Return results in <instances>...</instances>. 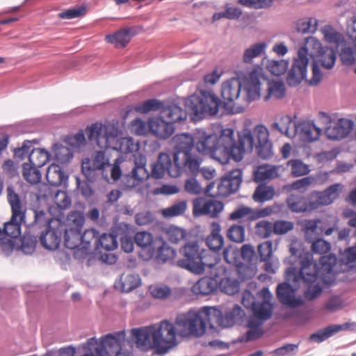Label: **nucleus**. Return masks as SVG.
I'll use <instances>...</instances> for the list:
<instances>
[{"label":"nucleus","mask_w":356,"mask_h":356,"mask_svg":"<svg viewBox=\"0 0 356 356\" xmlns=\"http://www.w3.org/2000/svg\"><path fill=\"white\" fill-rule=\"evenodd\" d=\"M245 316L243 309L235 305L225 314L216 307H204L199 311H189L177 316L175 323L167 320L159 324L130 330L131 339L124 340L123 344L115 349L111 356H133L131 351L124 350L126 343L133 341L138 348L143 350L155 349L159 354H165L177 345V333L182 337H201L204 334L207 327L215 329L229 327L239 322Z\"/></svg>","instance_id":"nucleus-1"},{"label":"nucleus","mask_w":356,"mask_h":356,"mask_svg":"<svg viewBox=\"0 0 356 356\" xmlns=\"http://www.w3.org/2000/svg\"><path fill=\"white\" fill-rule=\"evenodd\" d=\"M234 135V130L232 128L222 129L219 135L203 128L196 129V152L199 155L208 154L220 164H227L231 159L240 161L245 152L253 150L254 140L249 129H244L238 134L237 143Z\"/></svg>","instance_id":"nucleus-2"},{"label":"nucleus","mask_w":356,"mask_h":356,"mask_svg":"<svg viewBox=\"0 0 356 356\" xmlns=\"http://www.w3.org/2000/svg\"><path fill=\"white\" fill-rule=\"evenodd\" d=\"M180 253L184 257L177 261V266L196 275L203 274L207 268H214L213 275L218 279L220 291L228 295H234L239 291L240 282L232 277L234 270L223 265L214 266L213 263L209 262L206 250L200 248L197 241L186 243Z\"/></svg>","instance_id":"nucleus-3"},{"label":"nucleus","mask_w":356,"mask_h":356,"mask_svg":"<svg viewBox=\"0 0 356 356\" xmlns=\"http://www.w3.org/2000/svg\"><path fill=\"white\" fill-rule=\"evenodd\" d=\"M265 79L261 67L254 68L244 82L242 92V83L238 78H231L222 83L221 104L227 113H241L243 106L260 97L261 80Z\"/></svg>","instance_id":"nucleus-4"},{"label":"nucleus","mask_w":356,"mask_h":356,"mask_svg":"<svg viewBox=\"0 0 356 356\" xmlns=\"http://www.w3.org/2000/svg\"><path fill=\"white\" fill-rule=\"evenodd\" d=\"M300 270L296 267H289L285 273V278L287 282H291L296 286L300 287L301 282L307 287L303 296L307 300H313L318 298L323 288L317 280L319 274V268L316 262L314 261L313 254L309 252L300 254Z\"/></svg>","instance_id":"nucleus-5"},{"label":"nucleus","mask_w":356,"mask_h":356,"mask_svg":"<svg viewBox=\"0 0 356 356\" xmlns=\"http://www.w3.org/2000/svg\"><path fill=\"white\" fill-rule=\"evenodd\" d=\"M173 149V160L177 169H183L184 172L197 175L202 163V157L196 152L195 134H177L171 140Z\"/></svg>","instance_id":"nucleus-6"},{"label":"nucleus","mask_w":356,"mask_h":356,"mask_svg":"<svg viewBox=\"0 0 356 356\" xmlns=\"http://www.w3.org/2000/svg\"><path fill=\"white\" fill-rule=\"evenodd\" d=\"M90 141H94L102 148H111L122 153H130L138 149L131 138L118 139L119 130L113 124L95 123L86 130Z\"/></svg>","instance_id":"nucleus-7"},{"label":"nucleus","mask_w":356,"mask_h":356,"mask_svg":"<svg viewBox=\"0 0 356 356\" xmlns=\"http://www.w3.org/2000/svg\"><path fill=\"white\" fill-rule=\"evenodd\" d=\"M221 100L211 90H202L191 95L185 101V106L193 121H200L206 116L218 113Z\"/></svg>","instance_id":"nucleus-8"},{"label":"nucleus","mask_w":356,"mask_h":356,"mask_svg":"<svg viewBox=\"0 0 356 356\" xmlns=\"http://www.w3.org/2000/svg\"><path fill=\"white\" fill-rule=\"evenodd\" d=\"M124 340V330L107 334L99 339L91 337L82 345L85 353L81 356H111L110 352L123 344Z\"/></svg>","instance_id":"nucleus-9"},{"label":"nucleus","mask_w":356,"mask_h":356,"mask_svg":"<svg viewBox=\"0 0 356 356\" xmlns=\"http://www.w3.org/2000/svg\"><path fill=\"white\" fill-rule=\"evenodd\" d=\"M84 222V216L80 211H74L67 215L65 224L61 225L64 244L67 248L81 250V230Z\"/></svg>","instance_id":"nucleus-10"},{"label":"nucleus","mask_w":356,"mask_h":356,"mask_svg":"<svg viewBox=\"0 0 356 356\" xmlns=\"http://www.w3.org/2000/svg\"><path fill=\"white\" fill-rule=\"evenodd\" d=\"M26 217H16L13 218V215L8 222L4 224L3 229H0V245L3 251L11 252L14 248V239L21 235V226L25 223Z\"/></svg>","instance_id":"nucleus-11"},{"label":"nucleus","mask_w":356,"mask_h":356,"mask_svg":"<svg viewBox=\"0 0 356 356\" xmlns=\"http://www.w3.org/2000/svg\"><path fill=\"white\" fill-rule=\"evenodd\" d=\"M110 165L109 159L104 151L95 152L91 159H85L81 163V170L86 179L95 181L99 173Z\"/></svg>","instance_id":"nucleus-12"},{"label":"nucleus","mask_w":356,"mask_h":356,"mask_svg":"<svg viewBox=\"0 0 356 356\" xmlns=\"http://www.w3.org/2000/svg\"><path fill=\"white\" fill-rule=\"evenodd\" d=\"M309 57L306 49H299L297 57L294 58L291 68L289 70L286 82L290 86H297L303 80H307Z\"/></svg>","instance_id":"nucleus-13"},{"label":"nucleus","mask_w":356,"mask_h":356,"mask_svg":"<svg viewBox=\"0 0 356 356\" xmlns=\"http://www.w3.org/2000/svg\"><path fill=\"white\" fill-rule=\"evenodd\" d=\"M321 118L325 125V133L327 137L332 140H339L346 138L353 127V122L347 119L341 118L337 122H332L330 117L325 113H321Z\"/></svg>","instance_id":"nucleus-14"},{"label":"nucleus","mask_w":356,"mask_h":356,"mask_svg":"<svg viewBox=\"0 0 356 356\" xmlns=\"http://www.w3.org/2000/svg\"><path fill=\"white\" fill-rule=\"evenodd\" d=\"M243 172L240 169H234L227 172L225 176L221 177L218 183L217 192L211 196L218 197H227L229 195L236 192L242 182Z\"/></svg>","instance_id":"nucleus-15"},{"label":"nucleus","mask_w":356,"mask_h":356,"mask_svg":"<svg viewBox=\"0 0 356 356\" xmlns=\"http://www.w3.org/2000/svg\"><path fill=\"white\" fill-rule=\"evenodd\" d=\"M291 282H285L277 285L276 295L278 300L284 305L290 308H297L303 306L305 304V300L302 296H296V293L299 287L291 286Z\"/></svg>","instance_id":"nucleus-16"},{"label":"nucleus","mask_w":356,"mask_h":356,"mask_svg":"<svg viewBox=\"0 0 356 356\" xmlns=\"http://www.w3.org/2000/svg\"><path fill=\"white\" fill-rule=\"evenodd\" d=\"M168 172L171 177H178L184 172L183 169H177V165L172 162L169 154L161 153L158 160L152 165V176L156 179L162 178Z\"/></svg>","instance_id":"nucleus-17"},{"label":"nucleus","mask_w":356,"mask_h":356,"mask_svg":"<svg viewBox=\"0 0 356 356\" xmlns=\"http://www.w3.org/2000/svg\"><path fill=\"white\" fill-rule=\"evenodd\" d=\"M193 213L195 216L208 215L217 217L223 210L224 204L216 200H206L204 198H195L193 202Z\"/></svg>","instance_id":"nucleus-18"},{"label":"nucleus","mask_w":356,"mask_h":356,"mask_svg":"<svg viewBox=\"0 0 356 356\" xmlns=\"http://www.w3.org/2000/svg\"><path fill=\"white\" fill-rule=\"evenodd\" d=\"M341 184H334L323 191H314L310 194L311 209L315 210L323 205L332 204L339 196V190Z\"/></svg>","instance_id":"nucleus-19"},{"label":"nucleus","mask_w":356,"mask_h":356,"mask_svg":"<svg viewBox=\"0 0 356 356\" xmlns=\"http://www.w3.org/2000/svg\"><path fill=\"white\" fill-rule=\"evenodd\" d=\"M149 131L156 138L166 140L174 134L175 127L160 115L159 117L149 119Z\"/></svg>","instance_id":"nucleus-20"},{"label":"nucleus","mask_w":356,"mask_h":356,"mask_svg":"<svg viewBox=\"0 0 356 356\" xmlns=\"http://www.w3.org/2000/svg\"><path fill=\"white\" fill-rule=\"evenodd\" d=\"M134 166L131 174L127 175V177L131 181V183L127 184L129 187H135L149 177V174L146 169V157L141 154H134Z\"/></svg>","instance_id":"nucleus-21"},{"label":"nucleus","mask_w":356,"mask_h":356,"mask_svg":"<svg viewBox=\"0 0 356 356\" xmlns=\"http://www.w3.org/2000/svg\"><path fill=\"white\" fill-rule=\"evenodd\" d=\"M260 261L264 262V270L268 273H275L278 268V260L273 258V242L266 241L257 247Z\"/></svg>","instance_id":"nucleus-22"},{"label":"nucleus","mask_w":356,"mask_h":356,"mask_svg":"<svg viewBox=\"0 0 356 356\" xmlns=\"http://www.w3.org/2000/svg\"><path fill=\"white\" fill-rule=\"evenodd\" d=\"M296 129V136L298 135L302 140L308 143L318 140L321 134V128L306 120L298 122Z\"/></svg>","instance_id":"nucleus-23"},{"label":"nucleus","mask_w":356,"mask_h":356,"mask_svg":"<svg viewBox=\"0 0 356 356\" xmlns=\"http://www.w3.org/2000/svg\"><path fill=\"white\" fill-rule=\"evenodd\" d=\"M218 289V281L216 277H203L192 286V292L197 296H206L215 293Z\"/></svg>","instance_id":"nucleus-24"},{"label":"nucleus","mask_w":356,"mask_h":356,"mask_svg":"<svg viewBox=\"0 0 356 356\" xmlns=\"http://www.w3.org/2000/svg\"><path fill=\"white\" fill-rule=\"evenodd\" d=\"M7 199L10 206L13 218L16 217H26V208L23 203L19 195L16 193L13 185H9L6 188Z\"/></svg>","instance_id":"nucleus-25"},{"label":"nucleus","mask_w":356,"mask_h":356,"mask_svg":"<svg viewBox=\"0 0 356 356\" xmlns=\"http://www.w3.org/2000/svg\"><path fill=\"white\" fill-rule=\"evenodd\" d=\"M61 227L52 229L51 227L41 232L40 241L47 250H56L59 247L61 240Z\"/></svg>","instance_id":"nucleus-26"},{"label":"nucleus","mask_w":356,"mask_h":356,"mask_svg":"<svg viewBox=\"0 0 356 356\" xmlns=\"http://www.w3.org/2000/svg\"><path fill=\"white\" fill-rule=\"evenodd\" d=\"M349 324L347 323L341 325L332 324L312 334L309 339L313 342L320 343L340 331L347 330Z\"/></svg>","instance_id":"nucleus-27"},{"label":"nucleus","mask_w":356,"mask_h":356,"mask_svg":"<svg viewBox=\"0 0 356 356\" xmlns=\"http://www.w3.org/2000/svg\"><path fill=\"white\" fill-rule=\"evenodd\" d=\"M289 209L294 213H303L313 211L311 207V198L307 199L300 193H292L286 199Z\"/></svg>","instance_id":"nucleus-28"},{"label":"nucleus","mask_w":356,"mask_h":356,"mask_svg":"<svg viewBox=\"0 0 356 356\" xmlns=\"http://www.w3.org/2000/svg\"><path fill=\"white\" fill-rule=\"evenodd\" d=\"M186 112L184 111L177 104H170L167 106H163L161 110L160 115L168 122L174 124L175 122H179L186 119Z\"/></svg>","instance_id":"nucleus-29"},{"label":"nucleus","mask_w":356,"mask_h":356,"mask_svg":"<svg viewBox=\"0 0 356 356\" xmlns=\"http://www.w3.org/2000/svg\"><path fill=\"white\" fill-rule=\"evenodd\" d=\"M320 219L305 220L302 222V229L305 240L310 243L323 235L324 226L320 225Z\"/></svg>","instance_id":"nucleus-30"},{"label":"nucleus","mask_w":356,"mask_h":356,"mask_svg":"<svg viewBox=\"0 0 356 356\" xmlns=\"http://www.w3.org/2000/svg\"><path fill=\"white\" fill-rule=\"evenodd\" d=\"M221 226L217 222H213L211 224V233L206 238V244L212 251L217 252L222 249L224 245V238L220 234Z\"/></svg>","instance_id":"nucleus-31"},{"label":"nucleus","mask_w":356,"mask_h":356,"mask_svg":"<svg viewBox=\"0 0 356 356\" xmlns=\"http://www.w3.org/2000/svg\"><path fill=\"white\" fill-rule=\"evenodd\" d=\"M46 178L50 184L58 187L63 184L67 183L68 175L63 171L60 165L52 163L48 167Z\"/></svg>","instance_id":"nucleus-32"},{"label":"nucleus","mask_w":356,"mask_h":356,"mask_svg":"<svg viewBox=\"0 0 356 356\" xmlns=\"http://www.w3.org/2000/svg\"><path fill=\"white\" fill-rule=\"evenodd\" d=\"M155 238L147 232H138L134 235V242L143 250H146L149 257H152L156 251Z\"/></svg>","instance_id":"nucleus-33"},{"label":"nucleus","mask_w":356,"mask_h":356,"mask_svg":"<svg viewBox=\"0 0 356 356\" xmlns=\"http://www.w3.org/2000/svg\"><path fill=\"white\" fill-rule=\"evenodd\" d=\"M156 258L159 263H165L172 259L176 255L175 249L169 246L162 238H156Z\"/></svg>","instance_id":"nucleus-34"},{"label":"nucleus","mask_w":356,"mask_h":356,"mask_svg":"<svg viewBox=\"0 0 356 356\" xmlns=\"http://www.w3.org/2000/svg\"><path fill=\"white\" fill-rule=\"evenodd\" d=\"M297 123L289 115L282 117L278 122L273 124V129L277 130L280 134L289 137L296 136V128Z\"/></svg>","instance_id":"nucleus-35"},{"label":"nucleus","mask_w":356,"mask_h":356,"mask_svg":"<svg viewBox=\"0 0 356 356\" xmlns=\"http://www.w3.org/2000/svg\"><path fill=\"white\" fill-rule=\"evenodd\" d=\"M140 284V279L138 275L122 274L119 280L115 282V287L122 292H130Z\"/></svg>","instance_id":"nucleus-36"},{"label":"nucleus","mask_w":356,"mask_h":356,"mask_svg":"<svg viewBox=\"0 0 356 356\" xmlns=\"http://www.w3.org/2000/svg\"><path fill=\"white\" fill-rule=\"evenodd\" d=\"M132 34L129 29H122L106 36V40L117 48H124L131 40Z\"/></svg>","instance_id":"nucleus-37"},{"label":"nucleus","mask_w":356,"mask_h":356,"mask_svg":"<svg viewBox=\"0 0 356 356\" xmlns=\"http://www.w3.org/2000/svg\"><path fill=\"white\" fill-rule=\"evenodd\" d=\"M321 31L325 41L330 44H334L336 49H338L346 43V40L343 34L337 31L330 25L324 26Z\"/></svg>","instance_id":"nucleus-38"},{"label":"nucleus","mask_w":356,"mask_h":356,"mask_svg":"<svg viewBox=\"0 0 356 356\" xmlns=\"http://www.w3.org/2000/svg\"><path fill=\"white\" fill-rule=\"evenodd\" d=\"M316 59L323 67L330 70L334 66L336 62V51L331 47H325L316 56Z\"/></svg>","instance_id":"nucleus-39"},{"label":"nucleus","mask_w":356,"mask_h":356,"mask_svg":"<svg viewBox=\"0 0 356 356\" xmlns=\"http://www.w3.org/2000/svg\"><path fill=\"white\" fill-rule=\"evenodd\" d=\"M118 248L117 236L111 234H103L96 240V252L102 253V250L111 251Z\"/></svg>","instance_id":"nucleus-40"},{"label":"nucleus","mask_w":356,"mask_h":356,"mask_svg":"<svg viewBox=\"0 0 356 356\" xmlns=\"http://www.w3.org/2000/svg\"><path fill=\"white\" fill-rule=\"evenodd\" d=\"M266 49L267 43L265 42L252 44L245 49L242 60L245 63H252L253 59L261 56L266 52Z\"/></svg>","instance_id":"nucleus-41"},{"label":"nucleus","mask_w":356,"mask_h":356,"mask_svg":"<svg viewBox=\"0 0 356 356\" xmlns=\"http://www.w3.org/2000/svg\"><path fill=\"white\" fill-rule=\"evenodd\" d=\"M22 176L31 184H38L42 179V174L39 168L29 162L22 164Z\"/></svg>","instance_id":"nucleus-42"},{"label":"nucleus","mask_w":356,"mask_h":356,"mask_svg":"<svg viewBox=\"0 0 356 356\" xmlns=\"http://www.w3.org/2000/svg\"><path fill=\"white\" fill-rule=\"evenodd\" d=\"M337 259L334 254L322 256L320 259L321 268H319L320 277L325 282H327L326 277L333 275V269L337 264Z\"/></svg>","instance_id":"nucleus-43"},{"label":"nucleus","mask_w":356,"mask_h":356,"mask_svg":"<svg viewBox=\"0 0 356 356\" xmlns=\"http://www.w3.org/2000/svg\"><path fill=\"white\" fill-rule=\"evenodd\" d=\"M50 157L51 154L46 149L33 147L29 155V162L40 168L49 161Z\"/></svg>","instance_id":"nucleus-44"},{"label":"nucleus","mask_w":356,"mask_h":356,"mask_svg":"<svg viewBox=\"0 0 356 356\" xmlns=\"http://www.w3.org/2000/svg\"><path fill=\"white\" fill-rule=\"evenodd\" d=\"M318 21L313 17H303L296 22V30L302 34L314 33L318 28Z\"/></svg>","instance_id":"nucleus-45"},{"label":"nucleus","mask_w":356,"mask_h":356,"mask_svg":"<svg viewBox=\"0 0 356 356\" xmlns=\"http://www.w3.org/2000/svg\"><path fill=\"white\" fill-rule=\"evenodd\" d=\"M223 258L225 261L235 267H240L243 261L240 258V250L234 245H227L223 250Z\"/></svg>","instance_id":"nucleus-46"},{"label":"nucleus","mask_w":356,"mask_h":356,"mask_svg":"<svg viewBox=\"0 0 356 356\" xmlns=\"http://www.w3.org/2000/svg\"><path fill=\"white\" fill-rule=\"evenodd\" d=\"M252 312L261 320L267 321L272 316L273 305L271 302L266 300L257 302Z\"/></svg>","instance_id":"nucleus-47"},{"label":"nucleus","mask_w":356,"mask_h":356,"mask_svg":"<svg viewBox=\"0 0 356 356\" xmlns=\"http://www.w3.org/2000/svg\"><path fill=\"white\" fill-rule=\"evenodd\" d=\"M277 172L275 167L268 165H260L254 172V180L260 183L277 176Z\"/></svg>","instance_id":"nucleus-48"},{"label":"nucleus","mask_w":356,"mask_h":356,"mask_svg":"<svg viewBox=\"0 0 356 356\" xmlns=\"http://www.w3.org/2000/svg\"><path fill=\"white\" fill-rule=\"evenodd\" d=\"M242 15L241 10L238 7H232L230 6L229 4H226L225 6V11L216 13L212 16V22L218 21L222 18H226L228 19H238Z\"/></svg>","instance_id":"nucleus-49"},{"label":"nucleus","mask_w":356,"mask_h":356,"mask_svg":"<svg viewBox=\"0 0 356 356\" xmlns=\"http://www.w3.org/2000/svg\"><path fill=\"white\" fill-rule=\"evenodd\" d=\"M99 232L95 229H86L81 234V250L83 253L88 254L89 248L92 243L95 245L96 250V240H98Z\"/></svg>","instance_id":"nucleus-50"},{"label":"nucleus","mask_w":356,"mask_h":356,"mask_svg":"<svg viewBox=\"0 0 356 356\" xmlns=\"http://www.w3.org/2000/svg\"><path fill=\"white\" fill-rule=\"evenodd\" d=\"M289 62L286 60H268L266 63L267 70L275 76L284 74L289 67Z\"/></svg>","instance_id":"nucleus-51"},{"label":"nucleus","mask_w":356,"mask_h":356,"mask_svg":"<svg viewBox=\"0 0 356 356\" xmlns=\"http://www.w3.org/2000/svg\"><path fill=\"white\" fill-rule=\"evenodd\" d=\"M274 194L273 188L266 185H261L256 188L253 194V200L257 202L264 203L271 200Z\"/></svg>","instance_id":"nucleus-52"},{"label":"nucleus","mask_w":356,"mask_h":356,"mask_svg":"<svg viewBox=\"0 0 356 356\" xmlns=\"http://www.w3.org/2000/svg\"><path fill=\"white\" fill-rule=\"evenodd\" d=\"M267 90L268 95L265 97L266 100L270 97L281 99L285 95V86L282 81H269Z\"/></svg>","instance_id":"nucleus-53"},{"label":"nucleus","mask_w":356,"mask_h":356,"mask_svg":"<svg viewBox=\"0 0 356 356\" xmlns=\"http://www.w3.org/2000/svg\"><path fill=\"white\" fill-rule=\"evenodd\" d=\"M325 47L322 46L321 42L317 38L310 36L305 39V45L300 49H306L307 56H315L321 51Z\"/></svg>","instance_id":"nucleus-54"},{"label":"nucleus","mask_w":356,"mask_h":356,"mask_svg":"<svg viewBox=\"0 0 356 356\" xmlns=\"http://www.w3.org/2000/svg\"><path fill=\"white\" fill-rule=\"evenodd\" d=\"M39 140L37 139L26 140L23 142L22 147L16 148L14 150V157L16 159L23 160L30 155L33 145L38 144Z\"/></svg>","instance_id":"nucleus-55"},{"label":"nucleus","mask_w":356,"mask_h":356,"mask_svg":"<svg viewBox=\"0 0 356 356\" xmlns=\"http://www.w3.org/2000/svg\"><path fill=\"white\" fill-rule=\"evenodd\" d=\"M58 191V186H53L49 182L40 184L38 186V199H54Z\"/></svg>","instance_id":"nucleus-56"},{"label":"nucleus","mask_w":356,"mask_h":356,"mask_svg":"<svg viewBox=\"0 0 356 356\" xmlns=\"http://www.w3.org/2000/svg\"><path fill=\"white\" fill-rule=\"evenodd\" d=\"M186 208V202L180 201L168 208L163 209L162 211V214L165 218H168L179 216L183 215L185 213Z\"/></svg>","instance_id":"nucleus-57"},{"label":"nucleus","mask_w":356,"mask_h":356,"mask_svg":"<svg viewBox=\"0 0 356 356\" xmlns=\"http://www.w3.org/2000/svg\"><path fill=\"white\" fill-rule=\"evenodd\" d=\"M245 227L239 225H233L227 229V238L236 243H243L245 241Z\"/></svg>","instance_id":"nucleus-58"},{"label":"nucleus","mask_w":356,"mask_h":356,"mask_svg":"<svg viewBox=\"0 0 356 356\" xmlns=\"http://www.w3.org/2000/svg\"><path fill=\"white\" fill-rule=\"evenodd\" d=\"M251 134L254 140L253 147L255 144H260L270 141L269 140L268 130L262 124L257 125L253 129V133L251 131Z\"/></svg>","instance_id":"nucleus-59"},{"label":"nucleus","mask_w":356,"mask_h":356,"mask_svg":"<svg viewBox=\"0 0 356 356\" xmlns=\"http://www.w3.org/2000/svg\"><path fill=\"white\" fill-rule=\"evenodd\" d=\"M163 107V104L161 101L156 99H150L136 106L135 109L139 113H147L152 111L161 110Z\"/></svg>","instance_id":"nucleus-60"},{"label":"nucleus","mask_w":356,"mask_h":356,"mask_svg":"<svg viewBox=\"0 0 356 356\" xmlns=\"http://www.w3.org/2000/svg\"><path fill=\"white\" fill-rule=\"evenodd\" d=\"M287 164L291 167V173L294 177L306 175L310 171L309 165L299 159L290 160Z\"/></svg>","instance_id":"nucleus-61"},{"label":"nucleus","mask_w":356,"mask_h":356,"mask_svg":"<svg viewBox=\"0 0 356 356\" xmlns=\"http://www.w3.org/2000/svg\"><path fill=\"white\" fill-rule=\"evenodd\" d=\"M254 228L256 234L262 238H267L273 233V223L267 220L259 221Z\"/></svg>","instance_id":"nucleus-62"},{"label":"nucleus","mask_w":356,"mask_h":356,"mask_svg":"<svg viewBox=\"0 0 356 356\" xmlns=\"http://www.w3.org/2000/svg\"><path fill=\"white\" fill-rule=\"evenodd\" d=\"M299 344L286 343L273 350L270 354L273 356H294L296 355Z\"/></svg>","instance_id":"nucleus-63"},{"label":"nucleus","mask_w":356,"mask_h":356,"mask_svg":"<svg viewBox=\"0 0 356 356\" xmlns=\"http://www.w3.org/2000/svg\"><path fill=\"white\" fill-rule=\"evenodd\" d=\"M37 239L33 235L25 234L22 236L21 250L26 254H31L35 249Z\"/></svg>","instance_id":"nucleus-64"}]
</instances>
